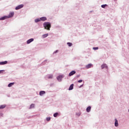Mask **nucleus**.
Here are the masks:
<instances>
[{"label":"nucleus","mask_w":129,"mask_h":129,"mask_svg":"<svg viewBox=\"0 0 129 129\" xmlns=\"http://www.w3.org/2000/svg\"><path fill=\"white\" fill-rule=\"evenodd\" d=\"M92 67V64L89 63L88 65L86 66V68L87 69H89V68H91Z\"/></svg>","instance_id":"5"},{"label":"nucleus","mask_w":129,"mask_h":129,"mask_svg":"<svg viewBox=\"0 0 129 129\" xmlns=\"http://www.w3.org/2000/svg\"><path fill=\"white\" fill-rule=\"evenodd\" d=\"M2 72V71H0V73Z\"/></svg>","instance_id":"29"},{"label":"nucleus","mask_w":129,"mask_h":129,"mask_svg":"<svg viewBox=\"0 0 129 129\" xmlns=\"http://www.w3.org/2000/svg\"><path fill=\"white\" fill-rule=\"evenodd\" d=\"M101 68H102V69H104V68H107V66L106 65V64H103L102 66H101Z\"/></svg>","instance_id":"12"},{"label":"nucleus","mask_w":129,"mask_h":129,"mask_svg":"<svg viewBox=\"0 0 129 129\" xmlns=\"http://www.w3.org/2000/svg\"><path fill=\"white\" fill-rule=\"evenodd\" d=\"M48 78H49V79H52V78H53V75H50V76H49L48 77Z\"/></svg>","instance_id":"25"},{"label":"nucleus","mask_w":129,"mask_h":129,"mask_svg":"<svg viewBox=\"0 0 129 129\" xmlns=\"http://www.w3.org/2000/svg\"><path fill=\"white\" fill-rule=\"evenodd\" d=\"M57 52H58V50H56V52H55V53H57Z\"/></svg>","instance_id":"28"},{"label":"nucleus","mask_w":129,"mask_h":129,"mask_svg":"<svg viewBox=\"0 0 129 129\" xmlns=\"http://www.w3.org/2000/svg\"><path fill=\"white\" fill-rule=\"evenodd\" d=\"M107 5H103L101 6V8H103V9H104L105 7H107Z\"/></svg>","instance_id":"23"},{"label":"nucleus","mask_w":129,"mask_h":129,"mask_svg":"<svg viewBox=\"0 0 129 129\" xmlns=\"http://www.w3.org/2000/svg\"><path fill=\"white\" fill-rule=\"evenodd\" d=\"M115 126H118V121L116 119H115Z\"/></svg>","instance_id":"16"},{"label":"nucleus","mask_w":129,"mask_h":129,"mask_svg":"<svg viewBox=\"0 0 129 129\" xmlns=\"http://www.w3.org/2000/svg\"><path fill=\"white\" fill-rule=\"evenodd\" d=\"M93 50H98V47H93Z\"/></svg>","instance_id":"26"},{"label":"nucleus","mask_w":129,"mask_h":129,"mask_svg":"<svg viewBox=\"0 0 129 129\" xmlns=\"http://www.w3.org/2000/svg\"><path fill=\"white\" fill-rule=\"evenodd\" d=\"M67 44L69 45V47H71V46H72V43H71L70 42H68Z\"/></svg>","instance_id":"21"},{"label":"nucleus","mask_w":129,"mask_h":129,"mask_svg":"<svg viewBox=\"0 0 129 129\" xmlns=\"http://www.w3.org/2000/svg\"><path fill=\"white\" fill-rule=\"evenodd\" d=\"M40 21H42V22H45V21H47V18L43 17L40 18Z\"/></svg>","instance_id":"8"},{"label":"nucleus","mask_w":129,"mask_h":129,"mask_svg":"<svg viewBox=\"0 0 129 129\" xmlns=\"http://www.w3.org/2000/svg\"><path fill=\"white\" fill-rule=\"evenodd\" d=\"M45 93H46V92H45V91H41L39 92V95H40V96H42V95H44Z\"/></svg>","instance_id":"7"},{"label":"nucleus","mask_w":129,"mask_h":129,"mask_svg":"<svg viewBox=\"0 0 129 129\" xmlns=\"http://www.w3.org/2000/svg\"><path fill=\"white\" fill-rule=\"evenodd\" d=\"M62 78H63V76L62 75H60L57 77V80L58 81H61V80H62Z\"/></svg>","instance_id":"4"},{"label":"nucleus","mask_w":129,"mask_h":129,"mask_svg":"<svg viewBox=\"0 0 129 129\" xmlns=\"http://www.w3.org/2000/svg\"><path fill=\"white\" fill-rule=\"evenodd\" d=\"M33 41H34V39L33 38H31V39H29L28 40H27V44H30V43H32V42H33Z\"/></svg>","instance_id":"10"},{"label":"nucleus","mask_w":129,"mask_h":129,"mask_svg":"<svg viewBox=\"0 0 129 129\" xmlns=\"http://www.w3.org/2000/svg\"><path fill=\"white\" fill-rule=\"evenodd\" d=\"M82 80H79L78 81V82H79V83H81V82H82Z\"/></svg>","instance_id":"27"},{"label":"nucleus","mask_w":129,"mask_h":129,"mask_svg":"<svg viewBox=\"0 0 129 129\" xmlns=\"http://www.w3.org/2000/svg\"><path fill=\"white\" fill-rule=\"evenodd\" d=\"M91 109V106H90L88 107L86 109L87 112H89V111H90Z\"/></svg>","instance_id":"15"},{"label":"nucleus","mask_w":129,"mask_h":129,"mask_svg":"<svg viewBox=\"0 0 129 129\" xmlns=\"http://www.w3.org/2000/svg\"><path fill=\"white\" fill-rule=\"evenodd\" d=\"M74 86V84H71V86H70L69 90H72V89H73Z\"/></svg>","instance_id":"13"},{"label":"nucleus","mask_w":129,"mask_h":129,"mask_svg":"<svg viewBox=\"0 0 129 129\" xmlns=\"http://www.w3.org/2000/svg\"><path fill=\"white\" fill-rule=\"evenodd\" d=\"M76 73V72L75 71H73L69 74V76H72L73 75H74Z\"/></svg>","instance_id":"6"},{"label":"nucleus","mask_w":129,"mask_h":129,"mask_svg":"<svg viewBox=\"0 0 129 129\" xmlns=\"http://www.w3.org/2000/svg\"><path fill=\"white\" fill-rule=\"evenodd\" d=\"M57 115H58V113H55L53 114L54 117H57Z\"/></svg>","instance_id":"22"},{"label":"nucleus","mask_w":129,"mask_h":129,"mask_svg":"<svg viewBox=\"0 0 129 129\" xmlns=\"http://www.w3.org/2000/svg\"><path fill=\"white\" fill-rule=\"evenodd\" d=\"M23 7H24V5L23 4L20 5L16 7L15 10H20V9H22V8H23Z\"/></svg>","instance_id":"3"},{"label":"nucleus","mask_w":129,"mask_h":129,"mask_svg":"<svg viewBox=\"0 0 129 129\" xmlns=\"http://www.w3.org/2000/svg\"><path fill=\"white\" fill-rule=\"evenodd\" d=\"M41 21V19H35V23H38V22H40Z\"/></svg>","instance_id":"19"},{"label":"nucleus","mask_w":129,"mask_h":129,"mask_svg":"<svg viewBox=\"0 0 129 129\" xmlns=\"http://www.w3.org/2000/svg\"><path fill=\"white\" fill-rule=\"evenodd\" d=\"M34 107H35V104H32L30 105V108H34Z\"/></svg>","instance_id":"20"},{"label":"nucleus","mask_w":129,"mask_h":129,"mask_svg":"<svg viewBox=\"0 0 129 129\" xmlns=\"http://www.w3.org/2000/svg\"><path fill=\"white\" fill-rule=\"evenodd\" d=\"M6 106H7L5 104L0 105V109H4V108H5Z\"/></svg>","instance_id":"14"},{"label":"nucleus","mask_w":129,"mask_h":129,"mask_svg":"<svg viewBox=\"0 0 129 129\" xmlns=\"http://www.w3.org/2000/svg\"><path fill=\"white\" fill-rule=\"evenodd\" d=\"M6 19H8V16H4L0 18V21H3L4 20H6Z\"/></svg>","instance_id":"9"},{"label":"nucleus","mask_w":129,"mask_h":129,"mask_svg":"<svg viewBox=\"0 0 129 129\" xmlns=\"http://www.w3.org/2000/svg\"><path fill=\"white\" fill-rule=\"evenodd\" d=\"M49 35V34H45L42 35V38H47V37H48V36Z\"/></svg>","instance_id":"17"},{"label":"nucleus","mask_w":129,"mask_h":129,"mask_svg":"<svg viewBox=\"0 0 129 129\" xmlns=\"http://www.w3.org/2000/svg\"><path fill=\"white\" fill-rule=\"evenodd\" d=\"M50 119H51V118H50V117L46 118V120H47V121H49V120H50Z\"/></svg>","instance_id":"24"},{"label":"nucleus","mask_w":129,"mask_h":129,"mask_svg":"<svg viewBox=\"0 0 129 129\" xmlns=\"http://www.w3.org/2000/svg\"><path fill=\"white\" fill-rule=\"evenodd\" d=\"M5 64H8V61L0 62V65H5Z\"/></svg>","instance_id":"11"},{"label":"nucleus","mask_w":129,"mask_h":129,"mask_svg":"<svg viewBox=\"0 0 129 129\" xmlns=\"http://www.w3.org/2000/svg\"><path fill=\"white\" fill-rule=\"evenodd\" d=\"M14 15H15L14 12H10L9 16H7V18L9 19V18H13L14 17Z\"/></svg>","instance_id":"2"},{"label":"nucleus","mask_w":129,"mask_h":129,"mask_svg":"<svg viewBox=\"0 0 129 129\" xmlns=\"http://www.w3.org/2000/svg\"><path fill=\"white\" fill-rule=\"evenodd\" d=\"M15 84V83H11L8 85V87H12V85H14Z\"/></svg>","instance_id":"18"},{"label":"nucleus","mask_w":129,"mask_h":129,"mask_svg":"<svg viewBox=\"0 0 129 129\" xmlns=\"http://www.w3.org/2000/svg\"><path fill=\"white\" fill-rule=\"evenodd\" d=\"M43 27H44L45 30H48V31H50V28H51V23L49 22H45L43 24Z\"/></svg>","instance_id":"1"}]
</instances>
